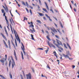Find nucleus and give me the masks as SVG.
Instances as JSON below:
<instances>
[{
    "instance_id": "obj_35",
    "label": "nucleus",
    "mask_w": 79,
    "mask_h": 79,
    "mask_svg": "<svg viewBox=\"0 0 79 79\" xmlns=\"http://www.w3.org/2000/svg\"><path fill=\"white\" fill-rule=\"evenodd\" d=\"M30 12L31 15H32V10H30Z\"/></svg>"
},
{
    "instance_id": "obj_21",
    "label": "nucleus",
    "mask_w": 79,
    "mask_h": 79,
    "mask_svg": "<svg viewBox=\"0 0 79 79\" xmlns=\"http://www.w3.org/2000/svg\"><path fill=\"white\" fill-rule=\"evenodd\" d=\"M67 45L68 47H69V48L70 49V50H71V47L70 46H69L68 43H67Z\"/></svg>"
},
{
    "instance_id": "obj_51",
    "label": "nucleus",
    "mask_w": 79,
    "mask_h": 79,
    "mask_svg": "<svg viewBox=\"0 0 79 79\" xmlns=\"http://www.w3.org/2000/svg\"><path fill=\"white\" fill-rule=\"evenodd\" d=\"M57 30L58 31V32H59V33H60V34L61 32H60V30L57 29Z\"/></svg>"
},
{
    "instance_id": "obj_42",
    "label": "nucleus",
    "mask_w": 79,
    "mask_h": 79,
    "mask_svg": "<svg viewBox=\"0 0 79 79\" xmlns=\"http://www.w3.org/2000/svg\"><path fill=\"white\" fill-rule=\"evenodd\" d=\"M37 49L39 50H44V49L42 48H37Z\"/></svg>"
},
{
    "instance_id": "obj_16",
    "label": "nucleus",
    "mask_w": 79,
    "mask_h": 79,
    "mask_svg": "<svg viewBox=\"0 0 79 79\" xmlns=\"http://www.w3.org/2000/svg\"><path fill=\"white\" fill-rule=\"evenodd\" d=\"M52 40V42H53V44H54V45H56H56H58V44H57L55 43V42H56L55 40Z\"/></svg>"
},
{
    "instance_id": "obj_61",
    "label": "nucleus",
    "mask_w": 79,
    "mask_h": 79,
    "mask_svg": "<svg viewBox=\"0 0 79 79\" xmlns=\"http://www.w3.org/2000/svg\"><path fill=\"white\" fill-rule=\"evenodd\" d=\"M0 28H1V29H2V25H1L0 24Z\"/></svg>"
},
{
    "instance_id": "obj_56",
    "label": "nucleus",
    "mask_w": 79,
    "mask_h": 79,
    "mask_svg": "<svg viewBox=\"0 0 79 79\" xmlns=\"http://www.w3.org/2000/svg\"><path fill=\"white\" fill-rule=\"evenodd\" d=\"M30 8L31 9H33V7L31 6H30Z\"/></svg>"
},
{
    "instance_id": "obj_18",
    "label": "nucleus",
    "mask_w": 79,
    "mask_h": 79,
    "mask_svg": "<svg viewBox=\"0 0 79 79\" xmlns=\"http://www.w3.org/2000/svg\"><path fill=\"white\" fill-rule=\"evenodd\" d=\"M31 39L33 40H34V38L33 37V36L32 34H31Z\"/></svg>"
},
{
    "instance_id": "obj_28",
    "label": "nucleus",
    "mask_w": 79,
    "mask_h": 79,
    "mask_svg": "<svg viewBox=\"0 0 79 79\" xmlns=\"http://www.w3.org/2000/svg\"><path fill=\"white\" fill-rule=\"evenodd\" d=\"M47 49H48V50H45L46 53H48V49H49L48 48Z\"/></svg>"
},
{
    "instance_id": "obj_55",
    "label": "nucleus",
    "mask_w": 79,
    "mask_h": 79,
    "mask_svg": "<svg viewBox=\"0 0 79 79\" xmlns=\"http://www.w3.org/2000/svg\"><path fill=\"white\" fill-rule=\"evenodd\" d=\"M54 19H56V21H58V20H57V19H56V17H54Z\"/></svg>"
},
{
    "instance_id": "obj_19",
    "label": "nucleus",
    "mask_w": 79,
    "mask_h": 79,
    "mask_svg": "<svg viewBox=\"0 0 79 79\" xmlns=\"http://www.w3.org/2000/svg\"><path fill=\"white\" fill-rule=\"evenodd\" d=\"M43 10L45 12H46L47 13H48V12L47 11V10L46 9L43 8Z\"/></svg>"
},
{
    "instance_id": "obj_58",
    "label": "nucleus",
    "mask_w": 79,
    "mask_h": 79,
    "mask_svg": "<svg viewBox=\"0 0 79 79\" xmlns=\"http://www.w3.org/2000/svg\"><path fill=\"white\" fill-rule=\"evenodd\" d=\"M73 10L75 12H76V9L74 8Z\"/></svg>"
},
{
    "instance_id": "obj_9",
    "label": "nucleus",
    "mask_w": 79,
    "mask_h": 79,
    "mask_svg": "<svg viewBox=\"0 0 79 79\" xmlns=\"http://www.w3.org/2000/svg\"><path fill=\"white\" fill-rule=\"evenodd\" d=\"M1 35H2V37L4 38V39L5 40H7V39L6 38V37L2 34V33H1Z\"/></svg>"
},
{
    "instance_id": "obj_32",
    "label": "nucleus",
    "mask_w": 79,
    "mask_h": 79,
    "mask_svg": "<svg viewBox=\"0 0 79 79\" xmlns=\"http://www.w3.org/2000/svg\"><path fill=\"white\" fill-rule=\"evenodd\" d=\"M24 19L23 20V21H25V20H26H26H27V18H26V17H24Z\"/></svg>"
},
{
    "instance_id": "obj_30",
    "label": "nucleus",
    "mask_w": 79,
    "mask_h": 79,
    "mask_svg": "<svg viewBox=\"0 0 79 79\" xmlns=\"http://www.w3.org/2000/svg\"><path fill=\"white\" fill-rule=\"evenodd\" d=\"M10 23L11 24H12V21H13V20L12 19H10Z\"/></svg>"
},
{
    "instance_id": "obj_2",
    "label": "nucleus",
    "mask_w": 79,
    "mask_h": 79,
    "mask_svg": "<svg viewBox=\"0 0 79 79\" xmlns=\"http://www.w3.org/2000/svg\"><path fill=\"white\" fill-rule=\"evenodd\" d=\"M67 55H65L64 54H62V55L65 58H68L70 60H71V58H69L68 55H70L69 51H68L66 52Z\"/></svg>"
},
{
    "instance_id": "obj_1",
    "label": "nucleus",
    "mask_w": 79,
    "mask_h": 79,
    "mask_svg": "<svg viewBox=\"0 0 79 79\" xmlns=\"http://www.w3.org/2000/svg\"><path fill=\"white\" fill-rule=\"evenodd\" d=\"M56 40L57 41L56 42L57 44H58V45H56V47H57L58 48H60V49L61 50H63V48H62L61 47H59V45H63L62 44V43H61V42L58 39H56Z\"/></svg>"
},
{
    "instance_id": "obj_52",
    "label": "nucleus",
    "mask_w": 79,
    "mask_h": 79,
    "mask_svg": "<svg viewBox=\"0 0 79 79\" xmlns=\"http://www.w3.org/2000/svg\"><path fill=\"white\" fill-rule=\"evenodd\" d=\"M14 56H15L16 55V52H15V50H14Z\"/></svg>"
},
{
    "instance_id": "obj_44",
    "label": "nucleus",
    "mask_w": 79,
    "mask_h": 79,
    "mask_svg": "<svg viewBox=\"0 0 79 79\" xmlns=\"http://www.w3.org/2000/svg\"><path fill=\"white\" fill-rule=\"evenodd\" d=\"M26 9L27 10V12L28 13H29V10H28V9H27V8H26Z\"/></svg>"
},
{
    "instance_id": "obj_15",
    "label": "nucleus",
    "mask_w": 79,
    "mask_h": 79,
    "mask_svg": "<svg viewBox=\"0 0 79 79\" xmlns=\"http://www.w3.org/2000/svg\"><path fill=\"white\" fill-rule=\"evenodd\" d=\"M38 14H39V15L40 16H44L43 14L39 12H38Z\"/></svg>"
},
{
    "instance_id": "obj_54",
    "label": "nucleus",
    "mask_w": 79,
    "mask_h": 79,
    "mask_svg": "<svg viewBox=\"0 0 79 79\" xmlns=\"http://www.w3.org/2000/svg\"><path fill=\"white\" fill-rule=\"evenodd\" d=\"M5 12L4 13V14H3V16H5Z\"/></svg>"
},
{
    "instance_id": "obj_59",
    "label": "nucleus",
    "mask_w": 79,
    "mask_h": 79,
    "mask_svg": "<svg viewBox=\"0 0 79 79\" xmlns=\"http://www.w3.org/2000/svg\"><path fill=\"white\" fill-rule=\"evenodd\" d=\"M64 47H65V48H67V49H68V47H66V46L65 45H64Z\"/></svg>"
},
{
    "instance_id": "obj_4",
    "label": "nucleus",
    "mask_w": 79,
    "mask_h": 79,
    "mask_svg": "<svg viewBox=\"0 0 79 79\" xmlns=\"http://www.w3.org/2000/svg\"><path fill=\"white\" fill-rule=\"evenodd\" d=\"M26 76L27 77V79H31L32 78L31 74L30 73H29L28 74L26 75Z\"/></svg>"
},
{
    "instance_id": "obj_8",
    "label": "nucleus",
    "mask_w": 79,
    "mask_h": 79,
    "mask_svg": "<svg viewBox=\"0 0 79 79\" xmlns=\"http://www.w3.org/2000/svg\"><path fill=\"white\" fill-rule=\"evenodd\" d=\"M5 19L6 21L7 25L9 26V22H8V19H7V17H6V16H5Z\"/></svg>"
},
{
    "instance_id": "obj_40",
    "label": "nucleus",
    "mask_w": 79,
    "mask_h": 79,
    "mask_svg": "<svg viewBox=\"0 0 79 79\" xmlns=\"http://www.w3.org/2000/svg\"><path fill=\"white\" fill-rule=\"evenodd\" d=\"M47 68H49V69H50V68L49 67V66L48 65H47Z\"/></svg>"
},
{
    "instance_id": "obj_14",
    "label": "nucleus",
    "mask_w": 79,
    "mask_h": 79,
    "mask_svg": "<svg viewBox=\"0 0 79 79\" xmlns=\"http://www.w3.org/2000/svg\"><path fill=\"white\" fill-rule=\"evenodd\" d=\"M8 43L9 44V46L10 49L11 48V45H10V40H8Z\"/></svg>"
},
{
    "instance_id": "obj_17",
    "label": "nucleus",
    "mask_w": 79,
    "mask_h": 79,
    "mask_svg": "<svg viewBox=\"0 0 79 79\" xmlns=\"http://www.w3.org/2000/svg\"><path fill=\"white\" fill-rule=\"evenodd\" d=\"M21 54L22 55V60H24V57H23V52H21Z\"/></svg>"
},
{
    "instance_id": "obj_39",
    "label": "nucleus",
    "mask_w": 79,
    "mask_h": 79,
    "mask_svg": "<svg viewBox=\"0 0 79 79\" xmlns=\"http://www.w3.org/2000/svg\"><path fill=\"white\" fill-rule=\"evenodd\" d=\"M12 42V44L13 45L14 47H15V44H13V41H11Z\"/></svg>"
},
{
    "instance_id": "obj_34",
    "label": "nucleus",
    "mask_w": 79,
    "mask_h": 79,
    "mask_svg": "<svg viewBox=\"0 0 79 79\" xmlns=\"http://www.w3.org/2000/svg\"><path fill=\"white\" fill-rule=\"evenodd\" d=\"M46 38H47V39L49 40H50V38L49 37H48V36H46Z\"/></svg>"
},
{
    "instance_id": "obj_26",
    "label": "nucleus",
    "mask_w": 79,
    "mask_h": 79,
    "mask_svg": "<svg viewBox=\"0 0 79 79\" xmlns=\"http://www.w3.org/2000/svg\"><path fill=\"white\" fill-rule=\"evenodd\" d=\"M38 6V8L39 10H40V6L39 5H37Z\"/></svg>"
},
{
    "instance_id": "obj_48",
    "label": "nucleus",
    "mask_w": 79,
    "mask_h": 79,
    "mask_svg": "<svg viewBox=\"0 0 79 79\" xmlns=\"http://www.w3.org/2000/svg\"><path fill=\"white\" fill-rule=\"evenodd\" d=\"M5 46H6V48H8V45H7V44H5Z\"/></svg>"
},
{
    "instance_id": "obj_53",
    "label": "nucleus",
    "mask_w": 79,
    "mask_h": 79,
    "mask_svg": "<svg viewBox=\"0 0 79 79\" xmlns=\"http://www.w3.org/2000/svg\"><path fill=\"white\" fill-rule=\"evenodd\" d=\"M11 35V37L12 39H13V36H12V35L11 34L10 35Z\"/></svg>"
},
{
    "instance_id": "obj_43",
    "label": "nucleus",
    "mask_w": 79,
    "mask_h": 79,
    "mask_svg": "<svg viewBox=\"0 0 79 79\" xmlns=\"http://www.w3.org/2000/svg\"><path fill=\"white\" fill-rule=\"evenodd\" d=\"M55 37H56V38H57V39H59V37L58 36L56 35Z\"/></svg>"
},
{
    "instance_id": "obj_13",
    "label": "nucleus",
    "mask_w": 79,
    "mask_h": 79,
    "mask_svg": "<svg viewBox=\"0 0 79 79\" xmlns=\"http://www.w3.org/2000/svg\"><path fill=\"white\" fill-rule=\"evenodd\" d=\"M44 3L46 6V8H47V9L48 10H49V8H48V5H47V3H46V2H45Z\"/></svg>"
},
{
    "instance_id": "obj_49",
    "label": "nucleus",
    "mask_w": 79,
    "mask_h": 79,
    "mask_svg": "<svg viewBox=\"0 0 79 79\" xmlns=\"http://www.w3.org/2000/svg\"><path fill=\"white\" fill-rule=\"evenodd\" d=\"M3 41L4 42V43L5 44V45H6V42H5V40H3Z\"/></svg>"
},
{
    "instance_id": "obj_23",
    "label": "nucleus",
    "mask_w": 79,
    "mask_h": 79,
    "mask_svg": "<svg viewBox=\"0 0 79 79\" xmlns=\"http://www.w3.org/2000/svg\"><path fill=\"white\" fill-rule=\"evenodd\" d=\"M45 16L47 17V18H48V19H50V17L47 14H45Z\"/></svg>"
},
{
    "instance_id": "obj_41",
    "label": "nucleus",
    "mask_w": 79,
    "mask_h": 79,
    "mask_svg": "<svg viewBox=\"0 0 79 79\" xmlns=\"http://www.w3.org/2000/svg\"><path fill=\"white\" fill-rule=\"evenodd\" d=\"M50 11H52V12L53 13H54V12H53V10H52V9H50Z\"/></svg>"
},
{
    "instance_id": "obj_50",
    "label": "nucleus",
    "mask_w": 79,
    "mask_h": 79,
    "mask_svg": "<svg viewBox=\"0 0 79 79\" xmlns=\"http://www.w3.org/2000/svg\"><path fill=\"white\" fill-rule=\"evenodd\" d=\"M54 25H55L56 27H57V25H56V23H54Z\"/></svg>"
},
{
    "instance_id": "obj_38",
    "label": "nucleus",
    "mask_w": 79,
    "mask_h": 79,
    "mask_svg": "<svg viewBox=\"0 0 79 79\" xmlns=\"http://www.w3.org/2000/svg\"><path fill=\"white\" fill-rule=\"evenodd\" d=\"M10 29H11V31L12 32H13V30H12V27L11 26V24H10Z\"/></svg>"
},
{
    "instance_id": "obj_60",
    "label": "nucleus",
    "mask_w": 79,
    "mask_h": 79,
    "mask_svg": "<svg viewBox=\"0 0 79 79\" xmlns=\"http://www.w3.org/2000/svg\"><path fill=\"white\" fill-rule=\"evenodd\" d=\"M30 31H31V32H32V33H33V31H32V30H31V29H30Z\"/></svg>"
},
{
    "instance_id": "obj_62",
    "label": "nucleus",
    "mask_w": 79,
    "mask_h": 79,
    "mask_svg": "<svg viewBox=\"0 0 79 79\" xmlns=\"http://www.w3.org/2000/svg\"><path fill=\"white\" fill-rule=\"evenodd\" d=\"M43 19H44V20H46V18L44 17H43Z\"/></svg>"
},
{
    "instance_id": "obj_33",
    "label": "nucleus",
    "mask_w": 79,
    "mask_h": 79,
    "mask_svg": "<svg viewBox=\"0 0 79 79\" xmlns=\"http://www.w3.org/2000/svg\"><path fill=\"white\" fill-rule=\"evenodd\" d=\"M1 11H2V13H4V12H5V10H4L2 9Z\"/></svg>"
},
{
    "instance_id": "obj_36",
    "label": "nucleus",
    "mask_w": 79,
    "mask_h": 79,
    "mask_svg": "<svg viewBox=\"0 0 79 79\" xmlns=\"http://www.w3.org/2000/svg\"><path fill=\"white\" fill-rule=\"evenodd\" d=\"M20 77L21 79H24V78H23V75H20Z\"/></svg>"
},
{
    "instance_id": "obj_7",
    "label": "nucleus",
    "mask_w": 79,
    "mask_h": 79,
    "mask_svg": "<svg viewBox=\"0 0 79 79\" xmlns=\"http://www.w3.org/2000/svg\"><path fill=\"white\" fill-rule=\"evenodd\" d=\"M22 45L23 47H21V48L22 50H23V53L24 55H26V52H25V51H24V45H23V43H22Z\"/></svg>"
},
{
    "instance_id": "obj_57",
    "label": "nucleus",
    "mask_w": 79,
    "mask_h": 79,
    "mask_svg": "<svg viewBox=\"0 0 79 79\" xmlns=\"http://www.w3.org/2000/svg\"><path fill=\"white\" fill-rule=\"evenodd\" d=\"M51 33L53 35H55V34L52 31H51Z\"/></svg>"
},
{
    "instance_id": "obj_3",
    "label": "nucleus",
    "mask_w": 79,
    "mask_h": 79,
    "mask_svg": "<svg viewBox=\"0 0 79 79\" xmlns=\"http://www.w3.org/2000/svg\"><path fill=\"white\" fill-rule=\"evenodd\" d=\"M14 32L15 34V37H16L17 40H18L19 43H20V42H21V40H20V39H19V37H18V35H17V33H16V31L14 30Z\"/></svg>"
},
{
    "instance_id": "obj_5",
    "label": "nucleus",
    "mask_w": 79,
    "mask_h": 79,
    "mask_svg": "<svg viewBox=\"0 0 79 79\" xmlns=\"http://www.w3.org/2000/svg\"><path fill=\"white\" fill-rule=\"evenodd\" d=\"M11 57L12 60V68H14V66H15V61H14V60H13V57L12 56H11Z\"/></svg>"
},
{
    "instance_id": "obj_24",
    "label": "nucleus",
    "mask_w": 79,
    "mask_h": 79,
    "mask_svg": "<svg viewBox=\"0 0 79 79\" xmlns=\"http://www.w3.org/2000/svg\"><path fill=\"white\" fill-rule=\"evenodd\" d=\"M26 5L27 7H29V4H28V3H27V2H26Z\"/></svg>"
},
{
    "instance_id": "obj_6",
    "label": "nucleus",
    "mask_w": 79,
    "mask_h": 79,
    "mask_svg": "<svg viewBox=\"0 0 79 79\" xmlns=\"http://www.w3.org/2000/svg\"><path fill=\"white\" fill-rule=\"evenodd\" d=\"M48 45H49L50 47L52 48V47H53L54 48H56V47H55V46H54L53 44L52 43H49V41L48 42Z\"/></svg>"
},
{
    "instance_id": "obj_31",
    "label": "nucleus",
    "mask_w": 79,
    "mask_h": 79,
    "mask_svg": "<svg viewBox=\"0 0 79 79\" xmlns=\"http://www.w3.org/2000/svg\"><path fill=\"white\" fill-rule=\"evenodd\" d=\"M37 22H38L39 23H40V24H41V21H40L39 20H37Z\"/></svg>"
},
{
    "instance_id": "obj_47",
    "label": "nucleus",
    "mask_w": 79,
    "mask_h": 79,
    "mask_svg": "<svg viewBox=\"0 0 79 79\" xmlns=\"http://www.w3.org/2000/svg\"><path fill=\"white\" fill-rule=\"evenodd\" d=\"M71 2L73 5H74V2L73 1H71Z\"/></svg>"
},
{
    "instance_id": "obj_27",
    "label": "nucleus",
    "mask_w": 79,
    "mask_h": 79,
    "mask_svg": "<svg viewBox=\"0 0 79 79\" xmlns=\"http://www.w3.org/2000/svg\"><path fill=\"white\" fill-rule=\"evenodd\" d=\"M22 4L23 5H24V6H26V4H25V2H22Z\"/></svg>"
},
{
    "instance_id": "obj_29",
    "label": "nucleus",
    "mask_w": 79,
    "mask_h": 79,
    "mask_svg": "<svg viewBox=\"0 0 79 79\" xmlns=\"http://www.w3.org/2000/svg\"><path fill=\"white\" fill-rule=\"evenodd\" d=\"M60 26H61V27L63 28V25L62 24V23L61 22L60 23Z\"/></svg>"
},
{
    "instance_id": "obj_46",
    "label": "nucleus",
    "mask_w": 79,
    "mask_h": 79,
    "mask_svg": "<svg viewBox=\"0 0 79 79\" xmlns=\"http://www.w3.org/2000/svg\"><path fill=\"white\" fill-rule=\"evenodd\" d=\"M5 57H6L5 60L6 61V58H7V55L6 54V55H5Z\"/></svg>"
},
{
    "instance_id": "obj_25",
    "label": "nucleus",
    "mask_w": 79,
    "mask_h": 79,
    "mask_svg": "<svg viewBox=\"0 0 79 79\" xmlns=\"http://www.w3.org/2000/svg\"><path fill=\"white\" fill-rule=\"evenodd\" d=\"M39 1L40 5H42V2H41V1H40V0H39Z\"/></svg>"
},
{
    "instance_id": "obj_64",
    "label": "nucleus",
    "mask_w": 79,
    "mask_h": 79,
    "mask_svg": "<svg viewBox=\"0 0 79 79\" xmlns=\"http://www.w3.org/2000/svg\"><path fill=\"white\" fill-rule=\"evenodd\" d=\"M5 65L6 66V65H7V62H6V63H5Z\"/></svg>"
},
{
    "instance_id": "obj_63",
    "label": "nucleus",
    "mask_w": 79,
    "mask_h": 79,
    "mask_svg": "<svg viewBox=\"0 0 79 79\" xmlns=\"http://www.w3.org/2000/svg\"><path fill=\"white\" fill-rule=\"evenodd\" d=\"M10 78L11 79H12V75L11 74H10Z\"/></svg>"
},
{
    "instance_id": "obj_37",
    "label": "nucleus",
    "mask_w": 79,
    "mask_h": 79,
    "mask_svg": "<svg viewBox=\"0 0 79 79\" xmlns=\"http://www.w3.org/2000/svg\"><path fill=\"white\" fill-rule=\"evenodd\" d=\"M15 56V58L16 60H18V59L17 58V57L16 56Z\"/></svg>"
},
{
    "instance_id": "obj_11",
    "label": "nucleus",
    "mask_w": 79,
    "mask_h": 79,
    "mask_svg": "<svg viewBox=\"0 0 79 79\" xmlns=\"http://www.w3.org/2000/svg\"><path fill=\"white\" fill-rule=\"evenodd\" d=\"M0 61L1 62V63H5V58H3L2 60H0Z\"/></svg>"
},
{
    "instance_id": "obj_22",
    "label": "nucleus",
    "mask_w": 79,
    "mask_h": 79,
    "mask_svg": "<svg viewBox=\"0 0 79 79\" xmlns=\"http://www.w3.org/2000/svg\"><path fill=\"white\" fill-rule=\"evenodd\" d=\"M34 27V25L33 24H31L29 26V27Z\"/></svg>"
},
{
    "instance_id": "obj_45",
    "label": "nucleus",
    "mask_w": 79,
    "mask_h": 79,
    "mask_svg": "<svg viewBox=\"0 0 79 79\" xmlns=\"http://www.w3.org/2000/svg\"><path fill=\"white\" fill-rule=\"evenodd\" d=\"M75 65H72V68H73V69H74V68H75Z\"/></svg>"
},
{
    "instance_id": "obj_20",
    "label": "nucleus",
    "mask_w": 79,
    "mask_h": 79,
    "mask_svg": "<svg viewBox=\"0 0 79 79\" xmlns=\"http://www.w3.org/2000/svg\"><path fill=\"white\" fill-rule=\"evenodd\" d=\"M0 77H2V78H3V79H6L5 77H3V75H0Z\"/></svg>"
},
{
    "instance_id": "obj_12",
    "label": "nucleus",
    "mask_w": 79,
    "mask_h": 79,
    "mask_svg": "<svg viewBox=\"0 0 79 79\" xmlns=\"http://www.w3.org/2000/svg\"><path fill=\"white\" fill-rule=\"evenodd\" d=\"M51 30L54 33H55V32H57V31L55 29H52Z\"/></svg>"
},
{
    "instance_id": "obj_10",
    "label": "nucleus",
    "mask_w": 79,
    "mask_h": 79,
    "mask_svg": "<svg viewBox=\"0 0 79 79\" xmlns=\"http://www.w3.org/2000/svg\"><path fill=\"white\" fill-rule=\"evenodd\" d=\"M4 10L6 13H8V7H6L4 9Z\"/></svg>"
}]
</instances>
